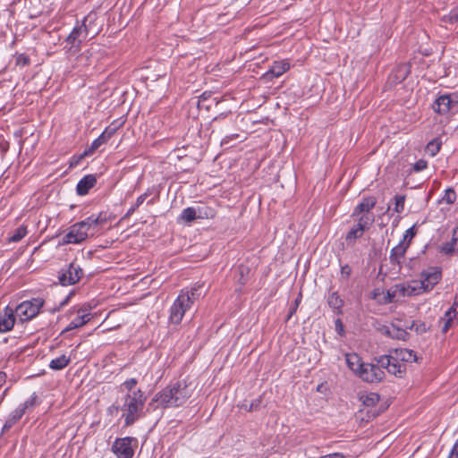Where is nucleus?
<instances>
[{"instance_id": "nucleus-50", "label": "nucleus", "mask_w": 458, "mask_h": 458, "mask_svg": "<svg viewBox=\"0 0 458 458\" xmlns=\"http://www.w3.org/2000/svg\"><path fill=\"white\" fill-rule=\"evenodd\" d=\"M256 408H257V406H255V409H256ZM253 409H254V403H251V404H250V411H252Z\"/></svg>"}, {"instance_id": "nucleus-23", "label": "nucleus", "mask_w": 458, "mask_h": 458, "mask_svg": "<svg viewBox=\"0 0 458 458\" xmlns=\"http://www.w3.org/2000/svg\"><path fill=\"white\" fill-rule=\"evenodd\" d=\"M408 247H409V242H402L397 246L394 247L391 250V255H390L391 262L400 264L401 259L403 258Z\"/></svg>"}, {"instance_id": "nucleus-49", "label": "nucleus", "mask_w": 458, "mask_h": 458, "mask_svg": "<svg viewBox=\"0 0 458 458\" xmlns=\"http://www.w3.org/2000/svg\"><path fill=\"white\" fill-rule=\"evenodd\" d=\"M335 326H336L337 329L339 328L341 331L343 330V325H342V322L340 321V319H337L335 321Z\"/></svg>"}, {"instance_id": "nucleus-18", "label": "nucleus", "mask_w": 458, "mask_h": 458, "mask_svg": "<svg viewBox=\"0 0 458 458\" xmlns=\"http://www.w3.org/2000/svg\"><path fill=\"white\" fill-rule=\"evenodd\" d=\"M115 131V128H106V130L95 140H93L89 150L85 152V155L92 154L101 145L106 143Z\"/></svg>"}, {"instance_id": "nucleus-12", "label": "nucleus", "mask_w": 458, "mask_h": 458, "mask_svg": "<svg viewBox=\"0 0 458 458\" xmlns=\"http://www.w3.org/2000/svg\"><path fill=\"white\" fill-rule=\"evenodd\" d=\"M441 278V269L439 267H433L422 271L419 281L421 283L424 292L427 293L431 291L435 285L440 282Z\"/></svg>"}, {"instance_id": "nucleus-6", "label": "nucleus", "mask_w": 458, "mask_h": 458, "mask_svg": "<svg viewBox=\"0 0 458 458\" xmlns=\"http://www.w3.org/2000/svg\"><path fill=\"white\" fill-rule=\"evenodd\" d=\"M419 280H411L406 283L397 284L390 287L384 296V302L388 303L403 297L420 295L424 292Z\"/></svg>"}, {"instance_id": "nucleus-32", "label": "nucleus", "mask_w": 458, "mask_h": 458, "mask_svg": "<svg viewBox=\"0 0 458 458\" xmlns=\"http://www.w3.org/2000/svg\"><path fill=\"white\" fill-rule=\"evenodd\" d=\"M440 147L441 143L437 140H433L426 146V152L434 157L439 152Z\"/></svg>"}, {"instance_id": "nucleus-30", "label": "nucleus", "mask_w": 458, "mask_h": 458, "mask_svg": "<svg viewBox=\"0 0 458 458\" xmlns=\"http://www.w3.org/2000/svg\"><path fill=\"white\" fill-rule=\"evenodd\" d=\"M198 209L192 207H189L182 210L180 217L182 220L190 223L196 219L198 217Z\"/></svg>"}, {"instance_id": "nucleus-1", "label": "nucleus", "mask_w": 458, "mask_h": 458, "mask_svg": "<svg viewBox=\"0 0 458 458\" xmlns=\"http://www.w3.org/2000/svg\"><path fill=\"white\" fill-rule=\"evenodd\" d=\"M377 199L373 196L363 198L354 208L351 217L355 224L350 228L345 236L347 245H353L358 239H360L374 223L375 216L371 210L375 208Z\"/></svg>"}, {"instance_id": "nucleus-35", "label": "nucleus", "mask_w": 458, "mask_h": 458, "mask_svg": "<svg viewBox=\"0 0 458 458\" xmlns=\"http://www.w3.org/2000/svg\"><path fill=\"white\" fill-rule=\"evenodd\" d=\"M198 217L199 218H212L215 216V210L211 208H198Z\"/></svg>"}, {"instance_id": "nucleus-19", "label": "nucleus", "mask_w": 458, "mask_h": 458, "mask_svg": "<svg viewBox=\"0 0 458 458\" xmlns=\"http://www.w3.org/2000/svg\"><path fill=\"white\" fill-rule=\"evenodd\" d=\"M97 179L93 174L85 175L79 181L76 186V192L80 196L86 195L95 186Z\"/></svg>"}, {"instance_id": "nucleus-22", "label": "nucleus", "mask_w": 458, "mask_h": 458, "mask_svg": "<svg viewBox=\"0 0 458 458\" xmlns=\"http://www.w3.org/2000/svg\"><path fill=\"white\" fill-rule=\"evenodd\" d=\"M410 73V68L407 64H403L398 65L390 74L389 79L394 83H399L406 79Z\"/></svg>"}, {"instance_id": "nucleus-7", "label": "nucleus", "mask_w": 458, "mask_h": 458, "mask_svg": "<svg viewBox=\"0 0 458 458\" xmlns=\"http://www.w3.org/2000/svg\"><path fill=\"white\" fill-rule=\"evenodd\" d=\"M87 18L81 23H77L72 32L65 38L64 49L70 55H76L81 49V43L89 35V29L86 24Z\"/></svg>"}, {"instance_id": "nucleus-38", "label": "nucleus", "mask_w": 458, "mask_h": 458, "mask_svg": "<svg viewBox=\"0 0 458 458\" xmlns=\"http://www.w3.org/2000/svg\"><path fill=\"white\" fill-rule=\"evenodd\" d=\"M427 166H428L427 161L424 159H420L414 164L413 171L419 173V172L425 170L427 168Z\"/></svg>"}, {"instance_id": "nucleus-9", "label": "nucleus", "mask_w": 458, "mask_h": 458, "mask_svg": "<svg viewBox=\"0 0 458 458\" xmlns=\"http://www.w3.org/2000/svg\"><path fill=\"white\" fill-rule=\"evenodd\" d=\"M90 310L91 307L88 304H84L78 309L72 308L69 312L71 314L76 313L77 317L69 323V325L63 330V333L79 328L87 324L92 318Z\"/></svg>"}, {"instance_id": "nucleus-4", "label": "nucleus", "mask_w": 458, "mask_h": 458, "mask_svg": "<svg viewBox=\"0 0 458 458\" xmlns=\"http://www.w3.org/2000/svg\"><path fill=\"white\" fill-rule=\"evenodd\" d=\"M146 397L141 390H133V392L124 395L120 410L126 426L132 425L141 417Z\"/></svg>"}, {"instance_id": "nucleus-13", "label": "nucleus", "mask_w": 458, "mask_h": 458, "mask_svg": "<svg viewBox=\"0 0 458 458\" xmlns=\"http://www.w3.org/2000/svg\"><path fill=\"white\" fill-rule=\"evenodd\" d=\"M133 438L126 437L123 438H117L113 445L112 451L117 456V458H131L134 454V450L131 446Z\"/></svg>"}, {"instance_id": "nucleus-5", "label": "nucleus", "mask_w": 458, "mask_h": 458, "mask_svg": "<svg viewBox=\"0 0 458 458\" xmlns=\"http://www.w3.org/2000/svg\"><path fill=\"white\" fill-rule=\"evenodd\" d=\"M197 298L196 288L182 290L170 308L169 322L179 325L184 314L191 308Z\"/></svg>"}, {"instance_id": "nucleus-41", "label": "nucleus", "mask_w": 458, "mask_h": 458, "mask_svg": "<svg viewBox=\"0 0 458 458\" xmlns=\"http://www.w3.org/2000/svg\"><path fill=\"white\" fill-rule=\"evenodd\" d=\"M150 195V190H148L147 191H145L143 194H141L140 196H139L136 199V202L134 203V205L139 208L140 206H141L143 204V202L146 200V199Z\"/></svg>"}, {"instance_id": "nucleus-2", "label": "nucleus", "mask_w": 458, "mask_h": 458, "mask_svg": "<svg viewBox=\"0 0 458 458\" xmlns=\"http://www.w3.org/2000/svg\"><path fill=\"white\" fill-rule=\"evenodd\" d=\"M193 386L191 383L184 380L178 381L174 385L167 386L152 398L149 405L157 403V407H178L182 405L192 394Z\"/></svg>"}, {"instance_id": "nucleus-47", "label": "nucleus", "mask_w": 458, "mask_h": 458, "mask_svg": "<svg viewBox=\"0 0 458 458\" xmlns=\"http://www.w3.org/2000/svg\"><path fill=\"white\" fill-rule=\"evenodd\" d=\"M138 208L133 204L127 211V213L125 214V216L128 217L130 216L131 215H132L134 213V211L137 209Z\"/></svg>"}, {"instance_id": "nucleus-14", "label": "nucleus", "mask_w": 458, "mask_h": 458, "mask_svg": "<svg viewBox=\"0 0 458 458\" xmlns=\"http://www.w3.org/2000/svg\"><path fill=\"white\" fill-rule=\"evenodd\" d=\"M81 276L82 270L81 267L71 264L68 269L59 276V280L63 285H72L77 283Z\"/></svg>"}, {"instance_id": "nucleus-3", "label": "nucleus", "mask_w": 458, "mask_h": 458, "mask_svg": "<svg viewBox=\"0 0 458 458\" xmlns=\"http://www.w3.org/2000/svg\"><path fill=\"white\" fill-rule=\"evenodd\" d=\"M107 222L106 214L100 213L97 216H91L85 220L72 225L67 233L63 237V244L81 243L89 236V231L99 225H105Z\"/></svg>"}, {"instance_id": "nucleus-46", "label": "nucleus", "mask_w": 458, "mask_h": 458, "mask_svg": "<svg viewBox=\"0 0 458 458\" xmlns=\"http://www.w3.org/2000/svg\"><path fill=\"white\" fill-rule=\"evenodd\" d=\"M6 382V374L4 372H0V387L4 386Z\"/></svg>"}, {"instance_id": "nucleus-21", "label": "nucleus", "mask_w": 458, "mask_h": 458, "mask_svg": "<svg viewBox=\"0 0 458 458\" xmlns=\"http://www.w3.org/2000/svg\"><path fill=\"white\" fill-rule=\"evenodd\" d=\"M441 251L447 255L458 251V226L454 228L451 240L442 245Z\"/></svg>"}, {"instance_id": "nucleus-52", "label": "nucleus", "mask_w": 458, "mask_h": 458, "mask_svg": "<svg viewBox=\"0 0 458 458\" xmlns=\"http://www.w3.org/2000/svg\"><path fill=\"white\" fill-rule=\"evenodd\" d=\"M154 203V199H150L148 201V204H153Z\"/></svg>"}, {"instance_id": "nucleus-31", "label": "nucleus", "mask_w": 458, "mask_h": 458, "mask_svg": "<svg viewBox=\"0 0 458 458\" xmlns=\"http://www.w3.org/2000/svg\"><path fill=\"white\" fill-rule=\"evenodd\" d=\"M27 233V227L25 225H21L15 229L13 233L9 237L8 242H18L26 236Z\"/></svg>"}, {"instance_id": "nucleus-42", "label": "nucleus", "mask_w": 458, "mask_h": 458, "mask_svg": "<svg viewBox=\"0 0 458 458\" xmlns=\"http://www.w3.org/2000/svg\"><path fill=\"white\" fill-rule=\"evenodd\" d=\"M352 268L349 265H344L341 267V276L344 278H348L351 276Z\"/></svg>"}, {"instance_id": "nucleus-29", "label": "nucleus", "mask_w": 458, "mask_h": 458, "mask_svg": "<svg viewBox=\"0 0 458 458\" xmlns=\"http://www.w3.org/2000/svg\"><path fill=\"white\" fill-rule=\"evenodd\" d=\"M386 334L392 338L405 340L407 336V332L403 329H400L395 327L394 326H391L386 328Z\"/></svg>"}, {"instance_id": "nucleus-37", "label": "nucleus", "mask_w": 458, "mask_h": 458, "mask_svg": "<svg viewBox=\"0 0 458 458\" xmlns=\"http://www.w3.org/2000/svg\"><path fill=\"white\" fill-rule=\"evenodd\" d=\"M415 234H416L415 225H412L411 227H410L409 229H407L405 231L402 242H409L410 243L411 241L412 240V238L415 236Z\"/></svg>"}, {"instance_id": "nucleus-51", "label": "nucleus", "mask_w": 458, "mask_h": 458, "mask_svg": "<svg viewBox=\"0 0 458 458\" xmlns=\"http://www.w3.org/2000/svg\"><path fill=\"white\" fill-rule=\"evenodd\" d=\"M294 311H295V308L293 310H292V311L290 312L289 318L293 314Z\"/></svg>"}, {"instance_id": "nucleus-34", "label": "nucleus", "mask_w": 458, "mask_h": 458, "mask_svg": "<svg viewBox=\"0 0 458 458\" xmlns=\"http://www.w3.org/2000/svg\"><path fill=\"white\" fill-rule=\"evenodd\" d=\"M136 385L137 380L135 378L127 379L121 385V390L126 391V394H130L133 392V390H137L135 388Z\"/></svg>"}, {"instance_id": "nucleus-26", "label": "nucleus", "mask_w": 458, "mask_h": 458, "mask_svg": "<svg viewBox=\"0 0 458 458\" xmlns=\"http://www.w3.org/2000/svg\"><path fill=\"white\" fill-rule=\"evenodd\" d=\"M70 357L63 354L53 359L49 363V368L54 370L63 369L70 363Z\"/></svg>"}, {"instance_id": "nucleus-48", "label": "nucleus", "mask_w": 458, "mask_h": 458, "mask_svg": "<svg viewBox=\"0 0 458 458\" xmlns=\"http://www.w3.org/2000/svg\"><path fill=\"white\" fill-rule=\"evenodd\" d=\"M452 455H455L458 458V440L455 442L453 449H452Z\"/></svg>"}, {"instance_id": "nucleus-43", "label": "nucleus", "mask_w": 458, "mask_h": 458, "mask_svg": "<svg viewBox=\"0 0 458 458\" xmlns=\"http://www.w3.org/2000/svg\"><path fill=\"white\" fill-rule=\"evenodd\" d=\"M15 423L16 422L11 417H9L3 426L2 432L4 433L8 431Z\"/></svg>"}, {"instance_id": "nucleus-8", "label": "nucleus", "mask_w": 458, "mask_h": 458, "mask_svg": "<svg viewBox=\"0 0 458 458\" xmlns=\"http://www.w3.org/2000/svg\"><path fill=\"white\" fill-rule=\"evenodd\" d=\"M44 305L41 298H33L21 302L14 310L16 317L24 322L34 318Z\"/></svg>"}, {"instance_id": "nucleus-16", "label": "nucleus", "mask_w": 458, "mask_h": 458, "mask_svg": "<svg viewBox=\"0 0 458 458\" xmlns=\"http://www.w3.org/2000/svg\"><path fill=\"white\" fill-rule=\"evenodd\" d=\"M454 103L450 95H442L434 101L432 108L439 114H446Z\"/></svg>"}, {"instance_id": "nucleus-20", "label": "nucleus", "mask_w": 458, "mask_h": 458, "mask_svg": "<svg viewBox=\"0 0 458 458\" xmlns=\"http://www.w3.org/2000/svg\"><path fill=\"white\" fill-rule=\"evenodd\" d=\"M394 360H398L403 363L416 361L417 357L413 351L408 349H394L390 352Z\"/></svg>"}, {"instance_id": "nucleus-44", "label": "nucleus", "mask_w": 458, "mask_h": 458, "mask_svg": "<svg viewBox=\"0 0 458 458\" xmlns=\"http://www.w3.org/2000/svg\"><path fill=\"white\" fill-rule=\"evenodd\" d=\"M449 21L452 23L458 22V9H454L451 12L449 15Z\"/></svg>"}, {"instance_id": "nucleus-15", "label": "nucleus", "mask_w": 458, "mask_h": 458, "mask_svg": "<svg viewBox=\"0 0 458 458\" xmlns=\"http://www.w3.org/2000/svg\"><path fill=\"white\" fill-rule=\"evenodd\" d=\"M16 314L14 310L6 306L0 313V333H6L13 329Z\"/></svg>"}, {"instance_id": "nucleus-10", "label": "nucleus", "mask_w": 458, "mask_h": 458, "mask_svg": "<svg viewBox=\"0 0 458 458\" xmlns=\"http://www.w3.org/2000/svg\"><path fill=\"white\" fill-rule=\"evenodd\" d=\"M361 380L369 383L380 382L385 377V372L378 365L363 363L361 369L357 374Z\"/></svg>"}, {"instance_id": "nucleus-25", "label": "nucleus", "mask_w": 458, "mask_h": 458, "mask_svg": "<svg viewBox=\"0 0 458 458\" xmlns=\"http://www.w3.org/2000/svg\"><path fill=\"white\" fill-rule=\"evenodd\" d=\"M359 400L365 407H374L379 401V395L373 392L359 394Z\"/></svg>"}, {"instance_id": "nucleus-39", "label": "nucleus", "mask_w": 458, "mask_h": 458, "mask_svg": "<svg viewBox=\"0 0 458 458\" xmlns=\"http://www.w3.org/2000/svg\"><path fill=\"white\" fill-rule=\"evenodd\" d=\"M455 199H456V194H455L454 191L452 189L446 190L445 195V200L447 203L452 204L455 201Z\"/></svg>"}, {"instance_id": "nucleus-45", "label": "nucleus", "mask_w": 458, "mask_h": 458, "mask_svg": "<svg viewBox=\"0 0 458 458\" xmlns=\"http://www.w3.org/2000/svg\"><path fill=\"white\" fill-rule=\"evenodd\" d=\"M319 458H344L342 453H333L326 455H322Z\"/></svg>"}, {"instance_id": "nucleus-40", "label": "nucleus", "mask_w": 458, "mask_h": 458, "mask_svg": "<svg viewBox=\"0 0 458 458\" xmlns=\"http://www.w3.org/2000/svg\"><path fill=\"white\" fill-rule=\"evenodd\" d=\"M25 413L24 411V408H20L19 406L17 407V409H15L13 413L10 415V417L15 421L17 422L22 416L23 414Z\"/></svg>"}, {"instance_id": "nucleus-28", "label": "nucleus", "mask_w": 458, "mask_h": 458, "mask_svg": "<svg viewBox=\"0 0 458 458\" xmlns=\"http://www.w3.org/2000/svg\"><path fill=\"white\" fill-rule=\"evenodd\" d=\"M456 315V310L454 307H451L445 313L443 318L444 325L442 327V331L446 333L451 327V323Z\"/></svg>"}, {"instance_id": "nucleus-36", "label": "nucleus", "mask_w": 458, "mask_h": 458, "mask_svg": "<svg viewBox=\"0 0 458 458\" xmlns=\"http://www.w3.org/2000/svg\"><path fill=\"white\" fill-rule=\"evenodd\" d=\"M37 405V395L34 393L28 400L19 405L20 408H24V411Z\"/></svg>"}, {"instance_id": "nucleus-17", "label": "nucleus", "mask_w": 458, "mask_h": 458, "mask_svg": "<svg viewBox=\"0 0 458 458\" xmlns=\"http://www.w3.org/2000/svg\"><path fill=\"white\" fill-rule=\"evenodd\" d=\"M290 69V63L287 60L275 61L269 70L264 74L265 78H278Z\"/></svg>"}, {"instance_id": "nucleus-33", "label": "nucleus", "mask_w": 458, "mask_h": 458, "mask_svg": "<svg viewBox=\"0 0 458 458\" xmlns=\"http://www.w3.org/2000/svg\"><path fill=\"white\" fill-rule=\"evenodd\" d=\"M394 210L396 213H402L404 210L405 196L404 195H395L394 198Z\"/></svg>"}, {"instance_id": "nucleus-11", "label": "nucleus", "mask_w": 458, "mask_h": 458, "mask_svg": "<svg viewBox=\"0 0 458 458\" xmlns=\"http://www.w3.org/2000/svg\"><path fill=\"white\" fill-rule=\"evenodd\" d=\"M394 356L390 353L389 355L380 356L377 359V363L382 369H386L390 374L394 375L397 377H402L406 370V365L398 360L393 359Z\"/></svg>"}, {"instance_id": "nucleus-27", "label": "nucleus", "mask_w": 458, "mask_h": 458, "mask_svg": "<svg viewBox=\"0 0 458 458\" xmlns=\"http://www.w3.org/2000/svg\"><path fill=\"white\" fill-rule=\"evenodd\" d=\"M327 303L333 310H340L344 301L336 292H333L328 295Z\"/></svg>"}, {"instance_id": "nucleus-24", "label": "nucleus", "mask_w": 458, "mask_h": 458, "mask_svg": "<svg viewBox=\"0 0 458 458\" xmlns=\"http://www.w3.org/2000/svg\"><path fill=\"white\" fill-rule=\"evenodd\" d=\"M345 360L348 368L357 376L364 363L361 358L356 353H347L345 355Z\"/></svg>"}]
</instances>
